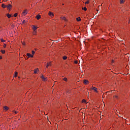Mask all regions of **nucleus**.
Listing matches in <instances>:
<instances>
[{"instance_id":"obj_1","label":"nucleus","mask_w":130,"mask_h":130,"mask_svg":"<svg viewBox=\"0 0 130 130\" xmlns=\"http://www.w3.org/2000/svg\"><path fill=\"white\" fill-rule=\"evenodd\" d=\"M28 14V10L27 9H25L23 11V12L21 13V15L22 16H26Z\"/></svg>"},{"instance_id":"obj_2","label":"nucleus","mask_w":130,"mask_h":130,"mask_svg":"<svg viewBox=\"0 0 130 130\" xmlns=\"http://www.w3.org/2000/svg\"><path fill=\"white\" fill-rule=\"evenodd\" d=\"M113 98L114 100H118L119 99V95L118 94H115L113 95Z\"/></svg>"},{"instance_id":"obj_3","label":"nucleus","mask_w":130,"mask_h":130,"mask_svg":"<svg viewBox=\"0 0 130 130\" xmlns=\"http://www.w3.org/2000/svg\"><path fill=\"white\" fill-rule=\"evenodd\" d=\"M48 15L49 17H51L52 18H54V14L51 11L49 12Z\"/></svg>"},{"instance_id":"obj_4","label":"nucleus","mask_w":130,"mask_h":130,"mask_svg":"<svg viewBox=\"0 0 130 130\" xmlns=\"http://www.w3.org/2000/svg\"><path fill=\"white\" fill-rule=\"evenodd\" d=\"M91 90H93V92H95V93H98V90H98V88H97L95 87L92 86Z\"/></svg>"},{"instance_id":"obj_5","label":"nucleus","mask_w":130,"mask_h":130,"mask_svg":"<svg viewBox=\"0 0 130 130\" xmlns=\"http://www.w3.org/2000/svg\"><path fill=\"white\" fill-rule=\"evenodd\" d=\"M83 83L84 85H89L90 84V82L88 80H84Z\"/></svg>"},{"instance_id":"obj_6","label":"nucleus","mask_w":130,"mask_h":130,"mask_svg":"<svg viewBox=\"0 0 130 130\" xmlns=\"http://www.w3.org/2000/svg\"><path fill=\"white\" fill-rule=\"evenodd\" d=\"M31 28H32L33 31H37L36 30H37V29H38V27H37V26H36L34 25H31Z\"/></svg>"},{"instance_id":"obj_7","label":"nucleus","mask_w":130,"mask_h":130,"mask_svg":"<svg viewBox=\"0 0 130 130\" xmlns=\"http://www.w3.org/2000/svg\"><path fill=\"white\" fill-rule=\"evenodd\" d=\"M51 66H52L51 62H49L48 63H47V66H46V69H48V68H49V67H51Z\"/></svg>"},{"instance_id":"obj_8","label":"nucleus","mask_w":130,"mask_h":130,"mask_svg":"<svg viewBox=\"0 0 130 130\" xmlns=\"http://www.w3.org/2000/svg\"><path fill=\"white\" fill-rule=\"evenodd\" d=\"M41 78H42L43 81H47V78H45L43 75L41 76Z\"/></svg>"},{"instance_id":"obj_9","label":"nucleus","mask_w":130,"mask_h":130,"mask_svg":"<svg viewBox=\"0 0 130 130\" xmlns=\"http://www.w3.org/2000/svg\"><path fill=\"white\" fill-rule=\"evenodd\" d=\"M61 20H63V21H67V18L64 16H61L60 17Z\"/></svg>"},{"instance_id":"obj_10","label":"nucleus","mask_w":130,"mask_h":130,"mask_svg":"<svg viewBox=\"0 0 130 130\" xmlns=\"http://www.w3.org/2000/svg\"><path fill=\"white\" fill-rule=\"evenodd\" d=\"M36 18H37V20H40V19H41V16L38 15L36 16Z\"/></svg>"},{"instance_id":"obj_11","label":"nucleus","mask_w":130,"mask_h":130,"mask_svg":"<svg viewBox=\"0 0 130 130\" xmlns=\"http://www.w3.org/2000/svg\"><path fill=\"white\" fill-rule=\"evenodd\" d=\"M26 55L28 57H34L33 55L31 54L30 53H27Z\"/></svg>"},{"instance_id":"obj_12","label":"nucleus","mask_w":130,"mask_h":130,"mask_svg":"<svg viewBox=\"0 0 130 130\" xmlns=\"http://www.w3.org/2000/svg\"><path fill=\"white\" fill-rule=\"evenodd\" d=\"M7 8L8 10H10V9H12V5L11 4H9L7 6Z\"/></svg>"},{"instance_id":"obj_13","label":"nucleus","mask_w":130,"mask_h":130,"mask_svg":"<svg viewBox=\"0 0 130 130\" xmlns=\"http://www.w3.org/2000/svg\"><path fill=\"white\" fill-rule=\"evenodd\" d=\"M4 108L6 111H8L9 109V108L8 106H5L4 107Z\"/></svg>"},{"instance_id":"obj_14","label":"nucleus","mask_w":130,"mask_h":130,"mask_svg":"<svg viewBox=\"0 0 130 130\" xmlns=\"http://www.w3.org/2000/svg\"><path fill=\"white\" fill-rule=\"evenodd\" d=\"M38 71H39V69H38V68H37L36 69L34 70V74H37V72H38Z\"/></svg>"},{"instance_id":"obj_15","label":"nucleus","mask_w":130,"mask_h":130,"mask_svg":"<svg viewBox=\"0 0 130 130\" xmlns=\"http://www.w3.org/2000/svg\"><path fill=\"white\" fill-rule=\"evenodd\" d=\"M2 7L3 8V9H6L7 8V5H5L4 4H2Z\"/></svg>"},{"instance_id":"obj_16","label":"nucleus","mask_w":130,"mask_h":130,"mask_svg":"<svg viewBox=\"0 0 130 130\" xmlns=\"http://www.w3.org/2000/svg\"><path fill=\"white\" fill-rule=\"evenodd\" d=\"M82 103H84L85 104H86V103H87V101H86V100L85 99H83L81 101Z\"/></svg>"},{"instance_id":"obj_17","label":"nucleus","mask_w":130,"mask_h":130,"mask_svg":"<svg viewBox=\"0 0 130 130\" xmlns=\"http://www.w3.org/2000/svg\"><path fill=\"white\" fill-rule=\"evenodd\" d=\"M7 17L8 18V19H11V18H12V15H11V14H7Z\"/></svg>"},{"instance_id":"obj_18","label":"nucleus","mask_w":130,"mask_h":130,"mask_svg":"<svg viewBox=\"0 0 130 130\" xmlns=\"http://www.w3.org/2000/svg\"><path fill=\"white\" fill-rule=\"evenodd\" d=\"M1 52H2L3 54H5V53H6V51L5 50H1Z\"/></svg>"},{"instance_id":"obj_19","label":"nucleus","mask_w":130,"mask_h":130,"mask_svg":"<svg viewBox=\"0 0 130 130\" xmlns=\"http://www.w3.org/2000/svg\"><path fill=\"white\" fill-rule=\"evenodd\" d=\"M62 59L63 60H66V59H68V57L67 56H64L62 57Z\"/></svg>"},{"instance_id":"obj_20","label":"nucleus","mask_w":130,"mask_h":130,"mask_svg":"<svg viewBox=\"0 0 130 130\" xmlns=\"http://www.w3.org/2000/svg\"><path fill=\"white\" fill-rule=\"evenodd\" d=\"M125 1L124 0H120V4H124Z\"/></svg>"},{"instance_id":"obj_21","label":"nucleus","mask_w":130,"mask_h":130,"mask_svg":"<svg viewBox=\"0 0 130 130\" xmlns=\"http://www.w3.org/2000/svg\"><path fill=\"white\" fill-rule=\"evenodd\" d=\"M14 77H15V78H17V77H18V72H15Z\"/></svg>"},{"instance_id":"obj_22","label":"nucleus","mask_w":130,"mask_h":130,"mask_svg":"<svg viewBox=\"0 0 130 130\" xmlns=\"http://www.w3.org/2000/svg\"><path fill=\"white\" fill-rule=\"evenodd\" d=\"M37 34V30H34V31L32 32L33 35H36Z\"/></svg>"},{"instance_id":"obj_23","label":"nucleus","mask_w":130,"mask_h":130,"mask_svg":"<svg viewBox=\"0 0 130 130\" xmlns=\"http://www.w3.org/2000/svg\"><path fill=\"white\" fill-rule=\"evenodd\" d=\"M85 5H89L90 4V1L87 0L86 2L85 3Z\"/></svg>"},{"instance_id":"obj_24","label":"nucleus","mask_w":130,"mask_h":130,"mask_svg":"<svg viewBox=\"0 0 130 130\" xmlns=\"http://www.w3.org/2000/svg\"><path fill=\"white\" fill-rule=\"evenodd\" d=\"M76 20L77 21V22L81 21V17H78V18H76Z\"/></svg>"},{"instance_id":"obj_25","label":"nucleus","mask_w":130,"mask_h":130,"mask_svg":"<svg viewBox=\"0 0 130 130\" xmlns=\"http://www.w3.org/2000/svg\"><path fill=\"white\" fill-rule=\"evenodd\" d=\"M82 10H83V11H85V12H86V11H87V8L86 7H82Z\"/></svg>"},{"instance_id":"obj_26","label":"nucleus","mask_w":130,"mask_h":130,"mask_svg":"<svg viewBox=\"0 0 130 130\" xmlns=\"http://www.w3.org/2000/svg\"><path fill=\"white\" fill-rule=\"evenodd\" d=\"M63 80L64 81V82H68V78H67V77L63 78Z\"/></svg>"},{"instance_id":"obj_27","label":"nucleus","mask_w":130,"mask_h":130,"mask_svg":"<svg viewBox=\"0 0 130 130\" xmlns=\"http://www.w3.org/2000/svg\"><path fill=\"white\" fill-rule=\"evenodd\" d=\"M34 54H35V51H31V55H33V56H34Z\"/></svg>"},{"instance_id":"obj_28","label":"nucleus","mask_w":130,"mask_h":130,"mask_svg":"<svg viewBox=\"0 0 130 130\" xmlns=\"http://www.w3.org/2000/svg\"><path fill=\"white\" fill-rule=\"evenodd\" d=\"M1 42H6V40H4V39L2 38L1 39Z\"/></svg>"},{"instance_id":"obj_29","label":"nucleus","mask_w":130,"mask_h":130,"mask_svg":"<svg viewBox=\"0 0 130 130\" xmlns=\"http://www.w3.org/2000/svg\"><path fill=\"white\" fill-rule=\"evenodd\" d=\"M3 47H4V48H6L7 47V44H4Z\"/></svg>"},{"instance_id":"obj_30","label":"nucleus","mask_w":130,"mask_h":130,"mask_svg":"<svg viewBox=\"0 0 130 130\" xmlns=\"http://www.w3.org/2000/svg\"><path fill=\"white\" fill-rule=\"evenodd\" d=\"M74 63H75V64H78V60L74 61Z\"/></svg>"},{"instance_id":"obj_31","label":"nucleus","mask_w":130,"mask_h":130,"mask_svg":"<svg viewBox=\"0 0 130 130\" xmlns=\"http://www.w3.org/2000/svg\"><path fill=\"white\" fill-rule=\"evenodd\" d=\"M18 16V13L14 14V17L16 18Z\"/></svg>"},{"instance_id":"obj_32","label":"nucleus","mask_w":130,"mask_h":130,"mask_svg":"<svg viewBox=\"0 0 130 130\" xmlns=\"http://www.w3.org/2000/svg\"><path fill=\"white\" fill-rule=\"evenodd\" d=\"M22 44H23V45H25L26 44L25 43V42H23Z\"/></svg>"},{"instance_id":"obj_33","label":"nucleus","mask_w":130,"mask_h":130,"mask_svg":"<svg viewBox=\"0 0 130 130\" xmlns=\"http://www.w3.org/2000/svg\"><path fill=\"white\" fill-rule=\"evenodd\" d=\"M112 63H114V60H112Z\"/></svg>"},{"instance_id":"obj_34","label":"nucleus","mask_w":130,"mask_h":130,"mask_svg":"<svg viewBox=\"0 0 130 130\" xmlns=\"http://www.w3.org/2000/svg\"><path fill=\"white\" fill-rule=\"evenodd\" d=\"M0 59H3V56H0Z\"/></svg>"},{"instance_id":"obj_35","label":"nucleus","mask_w":130,"mask_h":130,"mask_svg":"<svg viewBox=\"0 0 130 130\" xmlns=\"http://www.w3.org/2000/svg\"><path fill=\"white\" fill-rule=\"evenodd\" d=\"M130 23V20L128 21V24Z\"/></svg>"},{"instance_id":"obj_36","label":"nucleus","mask_w":130,"mask_h":130,"mask_svg":"<svg viewBox=\"0 0 130 130\" xmlns=\"http://www.w3.org/2000/svg\"><path fill=\"white\" fill-rule=\"evenodd\" d=\"M15 114H17V112L15 111Z\"/></svg>"},{"instance_id":"obj_37","label":"nucleus","mask_w":130,"mask_h":130,"mask_svg":"<svg viewBox=\"0 0 130 130\" xmlns=\"http://www.w3.org/2000/svg\"><path fill=\"white\" fill-rule=\"evenodd\" d=\"M62 6H64V4H62Z\"/></svg>"},{"instance_id":"obj_38","label":"nucleus","mask_w":130,"mask_h":130,"mask_svg":"<svg viewBox=\"0 0 130 130\" xmlns=\"http://www.w3.org/2000/svg\"><path fill=\"white\" fill-rule=\"evenodd\" d=\"M24 22H25V20H23V23H24Z\"/></svg>"},{"instance_id":"obj_39","label":"nucleus","mask_w":130,"mask_h":130,"mask_svg":"<svg viewBox=\"0 0 130 130\" xmlns=\"http://www.w3.org/2000/svg\"><path fill=\"white\" fill-rule=\"evenodd\" d=\"M45 115H46V114L45 113Z\"/></svg>"}]
</instances>
